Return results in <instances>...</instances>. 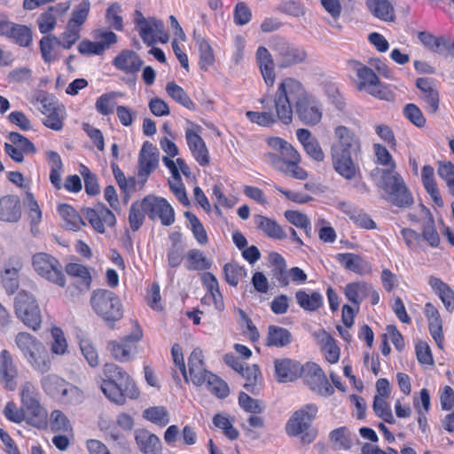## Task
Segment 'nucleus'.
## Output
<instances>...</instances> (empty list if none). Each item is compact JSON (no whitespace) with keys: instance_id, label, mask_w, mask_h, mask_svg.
Here are the masks:
<instances>
[{"instance_id":"24","label":"nucleus","mask_w":454,"mask_h":454,"mask_svg":"<svg viewBox=\"0 0 454 454\" xmlns=\"http://www.w3.org/2000/svg\"><path fill=\"white\" fill-rule=\"evenodd\" d=\"M295 112L300 121L309 126L319 123L323 116L319 103L310 93L295 107Z\"/></svg>"},{"instance_id":"6","label":"nucleus","mask_w":454,"mask_h":454,"mask_svg":"<svg viewBox=\"0 0 454 454\" xmlns=\"http://www.w3.org/2000/svg\"><path fill=\"white\" fill-rule=\"evenodd\" d=\"M90 303L95 313L111 328L123 316L122 304L119 296L106 289H98L92 294Z\"/></svg>"},{"instance_id":"11","label":"nucleus","mask_w":454,"mask_h":454,"mask_svg":"<svg viewBox=\"0 0 454 454\" xmlns=\"http://www.w3.org/2000/svg\"><path fill=\"white\" fill-rule=\"evenodd\" d=\"M38 109L45 116L43 125L52 130L59 131L63 128L66 108L63 104L52 95L40 92L36 98Z\"/></svg>"},{"instance_id":"53","label":"nucleus","mask_w":454,"mask_h":454,"mask_svg":"<svg viewBox=\"0 0 454 454\" xmlns=\"http://www.w3.org/2000/svg\"><path fill=\"white\" fill-rule=\"evenodd\" d=\"M186 269L188 270L207 272L212 267V261L200 249H191L186 254Z\"/></svg>"},{"instance_id":"49","label":"nucleus","mask_w":454,"mask_h":454,"mask_svg":"<svg viewBox=\"0 0 454 454\" xmlns=\"http://www.w3.org/2000/svg\"><path fill=\"white\" fill-rule=\"evenodd\" d=\"M254 222L256 227L267 237L278 240L286 238L285 231L274 219L262 215H255Z\"/></svg>"},{"instance_id":"46","label":"nucleus","mask_w":454,"mask_h":454,"mask_svg":"<svg viewBox=\"0 0 454 454\" xmlns=\"http://www.w3.org/2000/svg\"><path fill=\"white\" fill-rule=\"evenodd\" d=\"M295 299L300 308L309 312L317 311L324 304L323 295L318 291L300 289L295 293Z\"/></svg>"},{"instance_id":"63","label":"nucleus","mask_w":454,"mask_h":454,"mask_svg":"<svg viewBox=\"0 0 454 454\" xmlns=\"http://www.w3.org/2000/svg\"><path fill=\"white\" fill-rule=\"evenodd\" d=\"M90 11V2L89 0H82L73 10L68 24L82 30V26L88 19Z\"/></svg>"},{"instance_id":"32","label":"nucleus","mask_w":454,"mask_h":454,"mask_svg":"<svg viewBox=\"0 0 454 454\" xmlns=\"http://www.w3.org/2000/svg\"><path fill=\"white\" fill-rule=\"evenodd\" d=\"M275 376L279 382H292L301 377L303 366L289 358L276 359Z\"/></svg>"},{"instance_id":"29","label":"nucleus","mask_w":454,"mask_h":454,"mask_svg":"<svg viewBox=\"0 0 454 454\" xmlns=\"http://www.w3.org/2000/svg\"><path fill=\"white\" fill-rule=\"evenodd\" d=\"M201 283L206 289V294L202 299L204 302H212L218 311L224 309L223 294L220 292L219 283L215 276L209 272H203L200 276Z\"/></svg>"},{"instance_id":"8","label":"nucleus","mask_w":454,"mask_h":454,"mask_svg":"<svg viewBox=\"0 0 454 454\" xmlns=\"http://www.w3.org/2000/svg\"><path fill=\"white\" fill-rule=\"evenodd\" d=\"M134 15L135 28L147 46H152L157 42L166 43L168 41L169 35L165 31L162 20L153 17L145 18L138 10L135 11Z\"/></svg>"},{"instance_id":"22","label":"nucleus","mask_w":454,"mask_h":454,"mask_svg":"<svg viewBox=\"0 0 454 454\" xmlns=\"http://www.w3.org/2000/svg\"><path fill=\"white\" fill-rule=\"evenodd\" d=\"M317 407L315 404H307L296 411L287 420L286 432L289 436H297L304 433L316 417Z\"/></svg>"},{"instance_id":"55","label":"nucleus","mask_w":454,"mask_h":454,"mask_svg":"<svg viewBox=\"0 0 454 454\" xmlns=\"http://www.w3.org/2000/svg\"><path fill=\"white\" fill-rule=\"evenodd\" d=\"M146 211L142 200L134 201L129 211V228L133 232L137 231L145 223Z\"/></svg>"},{"instance_id":"9","label":"nucleus","mask_w":454,"mask_h":454,"mask_svg":"<svg viewBox=\"0 0 454 454\" xmlns=\"http://www.w3.org/2000/svg\"><path fill=\"white\" fill-rule=\"evenodd\" d=\"M34 270L43 278L59 286L65 287L67 278L60 262L47 253H36L32 257Z\"/></svg>"},{"instance_id":"30","label":"nucleus","mask_w":454,"mask_h":454,"mask_svg":"<svg viewBox=\"0 0 454 454\" xmlns=\"http://www.w3.org/2000/svg\"><path fill=\"white\" fill-rule=\"evenodd\" d=\"M22 400V421L41 427L46 424L47 411L39 403L38 399H21Z\"/></svg>"},{"instance_id":"1","label":"nucleus","mask_w":454,"mask_h":454,"mask_svg":"<svg viewBox=\"0 0 454 454\" xmlns=\"http://www.w3.org/2000/svg\"><path fill=\"white\" fill-rule=\"evenodd\" d=\"M335 143L332 145L331 155L333 169L347 180L360 176V168L353 156L361 153V141L349 128L339 125L334 129Z\"/></svg>"},{"instance_id":"61","label":"nucleus","mask_w":454,"mask_h":454,"mask_svg":"<svg viewBox=\"0 0 454 454\" xmlns=\"http://www.w3.org/2000/svg\"><path fill=\"white\" fill-rule=\"evenodd\" d=\"M59 39L53 35H44L39 42V49L42 59L45 63H51L57 59L55 51L56 44H59Z\"/></svg>"},{"instance_id":"5","label":"nucleus","mask_w":454,"mask_h":454,"mask_svg":"<svg viewBox=\"0 0 454 454\" xmlns=\"http://www.w3.org/2000/svg\"><path fill=\"white\" fill-rule=\"evenodd\" d=\"M15 343L30 366L42 373L47 372L51 366V356L44 344L35 336L19 333Z\"/></svg>"},{"instance_id":"19","label":"nucleus","mask_w":454,"mask_h":454,"mask_svg":"<svg viewBox=\"0 0 454 454\" xmlns=\"http://www.w3.org/2000/svg\"><path fill=\"white\" fill-rule=\"evenodd\" d=\"M41 384L45 394L51 397H78L82 394L79 387L54 374L44 376Z\"/></svg>"},{"instance_id":"39","label":"nucleus","mask_w":454,"mask_h":454,"mask_svg":"<svg viewBox=\"0 0 454 454\" xmlns=\"http://www.w3.org/2000/svg\"><path fill=\"white\" fill-rule=\"evenodd\" d=\"M298 141L301 144L305 153L314 160L321 162L325 160V153L316 137L307 129L296 130Z\"/></svg>"},{"instance_id":"50","label":"nucleus","mask_w":454,"mask_h":454,"mask_svg":"<svg viewBox=\"0 0 454 454\" xmlns=\"http://www.w3.org/2000/svg\"><path fill=\"white\" fill-rule=\"evenodd\" d=\"M365 5L369 12L383 21L395 20V10L388 0H366Z\"/></svg>"},{"instance_id":"10","label":"nucleus","mask_w":454,"mask_h":454,"mask_svg":"<svg viewBox=\"0 0 454 454\" xmlns=\"http://www.w3.org/2000/svg\"><path fill=\"white\" fill-rule=\"evenodd\" d=\"M15 314L26 326L37 331L41 327L42 315L38 303L28 292H19L14 300Z\"/></svg>"},{"instance_id":"45","label":"nucleus","mask_w":454,"mask_h":454,"mask_svg":"<svg viewBox=\"0 0 454 454\" xmlns=\"http://www.w3.org/2000/svg\"><path fill=\"white\" fill-rule=\"evenodd\" d=\"M421 181L427 192L438 207H443V200L434 178V169L430 165H425L421 170Z\"/></svg>"},{"instance_id":"21","label":"nucleus","mask_w":454,"mask_h":454,"mask_svg":"<svg viewBox=\"0 0 454 454\" xmlns=\"http://www.w3.org/2000/svg\"><path fill=\"white\" fill-rule=\"evenodd\" d=\"M200 129L199 125L186 129L185 139L192 156L200 166L206 167L210 163V154L205 141L200 135Z\"/></svg>"},{"instance_id":"33","label":"nucleus","mask_w":454,"mask_h":454,"mask_svg":"<svg viewBox=\"0 0 454 454\" xmlns=\"http://www.w3.org/2000/svg\"><path fill=\"white\" fill-rule=\"evenodd\" d=\"M188 380L195 386H202L204 379L211 372L207 371L205 367L204 356L200 348H194L188 357Z\"/></svg>"},{"instance_id":"60","label":"nucleus","mask_w":454,"mask_h":454,"mask_svg":"<svg viewBox=\"0 0 454 454\" xmlns=\"http://www.w3.org/2000/svg\"><path fill=\"white\" fill-rule=\"evenodd\" d=\"M321 349L326 361L330 364H336L339 361L340 349L333 336L325 331H324L321 340Z\"/></svg>"},{"instance_id":"51","label":"nucleus","mask_w":454,"mask_h":454,"mask_svg":"<svg viewBox=\"0 0 454 454\" xmlns=\"http://www.w3.org/2000/svg\"><path fill=\"white\" fill-rule=\"evenodd\" d=\"M241 372L245 378V389L252 395H259L262 388V375L259 366L256 364L247 366Z\"/></svg>"},{"instance_id":"25","label":"nucleus","mask_w":454,"mask_h":454,"mask_svg":"<svg viewBox=\"0 0 454 454\" xmlns=\"http://www.w3.org/2000/svg\"><path fill=\"white\" fill-rule=\"evenodd\" d=\"M427 318L428 331L439 348H443V321L439 309L432 302H427L423 310Z\"/></svg>"},{"instance_id":"4","label":"nucleus","mask_w":454,"mask_h":454,"mask_svg":"<svg viewBox=\"0 0 454 454\" xmlns=\"http://www.w3.org/2000/svg\"><path fill=\"white\" fill-rule=\"evenodd\" d=\"M103 379L100 389L106 397H137L139 390L129 374L114 364H106L103 367Z\"/></svg>"},{"instance_id":"36","label":"nucleus","mask_w":454,"mask_h":454,"mask_svg":"<svg viewBox=\"0 0 454 454\" xmlns=\"http://www.w3.org/2000/svg\"><path fill=\"white\" fill-rule=\"evenodd\" d=\"M255 59L265 84L268 87H272L276 79L272 55L266 47L259 46L256 50Z\"/></svg>"},{"instance_id":"3","label":"nucleus","mask_w":454,"mask_h":454,"mask_svg":"<svg viewBox=\"0 0 454 454\" xmlns=\"http://www.w3.org/2000/svg\"><path fill=\"white\" fill-rule=\"evenodd\" d=\"M309 94L303 84L293 77L284 78L274 94L275 112L282 123L288 125L293 121L294 108Z\"/></svg>"},{"instance_id":"18","label":"nucleus","mask_w":454,"mask_h":454,"mask_svg":"<svg viewBox=\"0 0 454 454\" xmlns=\"http://www.w3.org/2000/svg\"><path fill=\"white\" fill-rule=\"evenodd\" d=\"M10 143H4V153L16 163L24 161L25 154L34 155L36 148L33 142L19 132H10L7 136Z\"/></svg>"},{"instance_id":"16","label":"nucleus","mask_w":454,"mask_h":454,"mask_svg":"<svg viewBox=\"0 0 454 454\" xmlns=\"http://www.w3.org/2000/svg\"><path fill=\"white\" fill-rule=\"evenodd\" d=\"M301 376H303L304 382L313 392L321 395H332L334 393L333 386L317 364L306 363Z\"/></svg>"},{"instance_id":"64","label":"nucleus","mask_w":454,"mask_h":454,"mask_svg":"<svg viewBox=\"0 0 454 454\" xmlns=\"http://www.w3.org/2000/svg\"><path fill=\"white\" fill-rule=\"evenodd\" d=\"M223 273L226 282L232 286H237L247 276L246 269L236 262L226 263L223 266Z\"/></svg>"},{"instance_id":"40","label":"nucleus","mask_w":454,"mask_h":454,"mask_svg":"<svg viewBox=\"0 0 454 454\" xmlns=\"http://www.w3.org/2000/svg\"><path fill=\"white\" fill-rule=\"evenodd\" d=\"M65 271L71 278H76L74 285L79 293L87 292L90 289L92 277L87 266L76 262H68L65 266Z\"/></svg>"},{"instance_id":"42","label":"nucleus","mask_w":454,"mask_h":454,"mask_svg":"<svg viewBox=\"0 0 454 454\" xmlns=\"http://www.w3.org/2000/svg\"><path fill=\"white\" fill-rule=\"evenodd\" d=\"M269 262L270 263V274L279 286L286 287L289 286V274L286 268V259L278 252L269 254Z\"/></svg>"},{"instance_id":"23","label":"nucleus","mask_w":454,"mask_h":454,"mask_svg":"<svg viewBox=\"0 0 454 454\" xmlns=\"http://www.w3.org/2000/svg\"><path fill=\"white\" fill-rule=\"evenodd\" d=\"M19 370L12 355L7 349L0 352V385L7 391H14L18 386Z\"/></svg>"},{"instance_id":"2","label":"nucleus","mask_w":454,"mask_h":454,"mask_svg":"<svg viewBox=\"0 0 454 454\" xmlns=\"http://www.w3.org/2000/svg\"><path fill=\"white\" fill-rule=\"evenodd\" d=\"M267 145L273 152L265 153L262 160L286 176L304 181L309 177L307 170L301 167L300 153L286 140L278 137H270Z\"/></svg>"},{"instance_id":"31","label":"nucleus","mask_w":454,"mask_h":454,"mask_svg":"<svg viewBox=\"0 0 454 454\" xmlns=\"http://www.w3.org/2000/svg\"><path fill=\"white\" fill-rule=\"evenodd\" d=\"M22 215L21 201L18 195H0V221L17 223Z\"/></svg>"},{"instance_id":"28","label":"nucleus","mask_w":454,"mask_h":454,"mask_svg":"<svg viewBox=\"0 0 454 454\" xmlns=\"http://www.w3.org/2000/svg\"><path fill=\"white\" fill-rule=\"evenodd\" d=\"M112 63L117 70L131 75L137 74L144 65L141 57L133 50L121 51Z\"/></svg>"},{"instance_id":"38","label":"nucleus","mask_w":454,"mask_h":454,"mask_svg":"<svg viewBox=\"0 0 454 454\" xmlns=\"http://www.w3.org/2000/svg\"><path fill=\"white\" fill-rule=\"evenodd\" d=\"M69 8L68 3H59L50 6L37 19L38 29L41 34L51 33L57 25V15L65 13Z\"/></svg>"},{"instance_id":"26","label":"nucleus","mask_w":454,"mask_h":454,"mask_svg":"<svg viewBox=\"0 0 454 454\" xmlns=\"http://www.w3.org/2000/svg\"><path fill=\"white\" fill-rule=\"evenodd\" d=\"M158 154L153 152V145L146 141L143 144L138 158V177L141 178L142 188L147 181L148 176L158 167Z\"/></svg>"},{"instance_id":"15","label":"nucleus","mask_w":454,"mask_h":454,"mask_svg":"<svg viewBox=\"0 0 454 454\" xmlns=\"http://www.w3.org/2000/svg\"><path fill=\"white\" fill-rule=\"evenodd\" d=\"M142 201L150 220H160L165 226L174 223L175 211L166 199L149 194L144 197Z\"/></svg>"},{"instance_id":"17","label":"nucleus","mask_w":454,"mask_h":454,"mask_svg":"<svg viewBox=\"0 0 454 454\" xmlns=\"http://www.w3.org/2000/svg\"><path fill=\"white\" fill-rule=\"evenodd\" d=\"M82 212L93 230L100 234H104L107 228H113L116 224L114 214L102 203L93 207H84Z\"/></svg>"},{"instance_id":"59","label":"nucleus","mask_w":454,"mask_h":454,"mask_svg":"<svg viewBox=\"0 0 454 454\" xmlns=\"http://www.w3.org/2000/svg\"><path fill=\"white\" fill-rule=\"evenodd\" d=\"M186 220L189 222V228L192 231L194 239L200 245H207L208 243V236L201 221L195 214L190 211L184 213Z\"/></svg>"},{"instance_id":"20","label":"nucleus","mask_w":454,"mask_h":454,"mask_svg":"<svg viewBox=\"0 0 454 454\" xmlns=\"http://www.w3.org/2000/svg\"><path fill=\"white\" fill-rule=\"evenodd\" d=\"M415 85L419 91V96L427 113L435 114L440 106V96L435 81L428 77H419Z\"/></svg>"},{"instance_id":"44","label":"nucleus","mask_w":454,"mask_h":454,"mask_svg":"<svg viewBox=\"0 0 454 454\" xmlns=\"http://www.w3.org/2000/svg\"><path fill=\"white\" fill-rule=\"evenodd\" d=\"M418 38L427 49L438 54L451 51L454 47V42L442 36H435L427 31L419 32Z\"/></svg>"},{"instance_id":"58","label":"nucleus","mask_w":454,"mask_h":454,"mask_svg":"<svg viewBox=\"0 0 454 454\" xmlns=\"http://www.w3.org/2000/svg\"><path fill=\"white\" fill-rule=\"evenodd\" d=\"M122 94L118 91L104 93L99 96L95 103V108L98 114L103 116L110 115L114 113L115 99L121 97Z\"/></svg>"},{"instance_id":"52","label":"nucleus","mask_w":454,"mask_h":454,"mask_svg":"<svg viewBox=\"0 0 454 454\" xmlns=\"http://www.w3.org/2000/svg\"><path fill=\"white\" fill-rule=\"evenodd\" d=\"M9 32L7 39L16 45L27 48L32 44L33 31L28 26L15 23Z\"/></svg>"},{"instance_id":"12","label":"nucleus","mask_w":454,"mask_h":454,"mask_svg":"<svg viewBox=\"0 0 454 454\" xmlns=\"http://www.w3.org/2000/svg\"><path fill=\"white\" fill-rule=\"evenodd\" d=\"M46 160L50 167L49 179L56 190H61L64 187L67 192L73 193L79 192L82 190V180L78 175L68 176L64 184H62L63 162L59 153L55 151L47 152Z\"/></svg>"},{"instance_id":"62","label":"nucleus","mask_w":454,"mask_h":454,"mask_svg":"<svg viewBox=\"0 0 454 454\" xmlns=\"http://www.w3.org/2000/svg\"><path fill=\"white\" fill-rule=\"evenodd\" d=\"M143 418L160 427H165L169 422V416L164 406H153L143 411Z\"/></svg>"},{"instance_id":"57","label":"nucleus","mask_w":454,"mask_h":454,"mask_svg":"<svg viewBox=\"0 0 454 454\" xmlns=\"http://www.w3.org/2000/svg\"><path fill=\"white\" fill-rule=\"evenodd\" d=\"M207 390L215 397H227L230 394L228 384L217 375L210 372L204 379Z\"/></svg>"},{"instance_id":"43","label":"nucleus","mask_w":454,"mask_h":454,"mask_svg":"<svg viewBox=\"0 0 454 454\" xmlns=\"http://www.w3.org/2000/svg\"><path fill=\"white\" fill-rule=\"evenodd\" d=\"M370 291V283L365 281H354L346 284L343 294L346 299L359 310L362 302L367 299Z\"/></svg>"},{"instance_id":"54","label":"nucleus","mask_w":454,"mask_h":454,"mask_svg":"<svg viewBox=\"0 0 454 454\" xmlns=\"http://www.w3.org/2000/svg\"><path fill=\"white\" fill-rule=\"evenodd\" d=\"M167 94L176 103L188 110H195L196 105L186 93V91L175 82H168L166 85Z\"/></svg>"},{"instance_id":"13","label":"nucleus","mask_w":454,"mask_h":454,"mask_svg":"<svg viewBox=\"0 0 454 454\" xmlns=\"http://www.w3.org/2000/svg\"><path fill=\"white\" fill-rule=\"evenodd\" d=\"M143 338V330L137 321L134 322V327L127 336L120 340H111L108 342V349L113 357L119 362H129L137 352V343Z\"/></svg>"},{"instance_id":"48","label":"nucleus","mask_w":454,"mask_h":454,"mask_svg":"<svg viewBox=\"0 0 454 454\" xmlns=\"http://www.w3.org/2000/svg\"><path fill=\"white\" fill-rule=\"evenodd\" d=\"M57 211L66 229L77 231L85 225L82 217L72 206L60 204L58 206Z\"/></svg>"},{"instance_id":"14","label":"nucleus","mask_w":454,"mask_h":454,"mask_svg":"<svg viewBox=\"0 0 454 454\" xmlns=\"http://www.w3.org/2000/svg\"><path fill=\"white\" fill-rule=\"evenodd\" d=\"M270 47L276 54L280 68L301 64L307 58V52L302 47L290 43L283 38H274Z\"/></svg>"},{"instance_id":"56","label":"nucleus","mask_w":454,"mask_h":454,"mask_svg":"<svg viewBox=\"0 0 454 454\" xmlns=\"http://www.w3.org/2000/svg\"><path fill=\"white\" fill-rule=\"evenodd\" d=\"M290 342L291 333L288 330L277 325L269 326L266 346L284 347L288 345Z\"/></svg>"},{"instance_id":"37","label":"nucleus","mask_w":454,"mask_h":454,"mask_svg":"<svg viewBox=\"0 0 454 454\" xmlns=\"http://www.w3.org/2000/svg\"><path fill=\"white\" fill-rule=\"evenodd\" d=\"M135 441L143 454H162L160 439L145 428L135 431Z\"/></svg>"},{"instance_id":"7","label":"nucleus","mask_w":454,"mask_h":454,"mask_svg":"<svg viewBox=\"0 0 454 454\" xmlns=\"http://www.w3.org/2000/svg\"><path fill=\"white\" fill-rule=\"evenodd\" d=\"M380 188L384 191V199L398 207H409L413 204V197L399 173L382 170Z\"/></svg>"},{"instance_id":"34","label":"nucleus","mask_w":454,"mask_h":454,"mask_svg":"<svg viewBox=\"0 0 454 454\" xmlns=\"http://www.w3.org/2000/svg\"><path fill=\"white\" fill-rule=\"evenodd\" d=\"M337 262L347 270L356 275H365L372 272V265L360 254L354 253H339L335 255Z\"/></svg>"},{"instance_id":"47","label":"nucleus","mask_w":454,"mask_h":454,"mask_svg":"<svg viewBox=\"0 0 454 454\" xmlns=\"http://www.w3.org/2000/svg\"><path fill=\"white\" fill-rule=\"evenodd\" d=\"M429 285L434 289L439 299L442 301L445 309L451 313L454 311V291L441 278L431 277Z\"/></svg>"},{"instance_id":"35","label":"nucleus","mask_w":454,"mask_h":454,"mask_svg":"<svg viewBox=\"0 0 454 454\" xmlns=\"http://www.w3.org/2000/svg\"><path fill=\"white\" fill-rule=\"evenodd\" d=\"M255 59L265 84L268 87H272L276 79L272 55L266 47L259 46L256 50Z\"/></svg>"},{"instance_id":"27","label":"nucleus","mask_w":454,"mask_h":454,"mask_svg":"<svg viewBox=\"0 0 454 454\" xmlns=\"http://www.w3.org/2000/svg\"><path fill=\"white\" fill-rule=\"evenodd\" d=\"M348 67L356 73L358 90L368 92L372 87L380 85V79L378 74L360 61L350 59L348 61Z\"/></svg>"},{"instance_id":"41","label":"nucleus","mask_w":454,"mask_h":454,"mask_svg":"<svg viewBox=\"0 0 454 454\" xmlns=\"http://www.w3.org/2000/svg\"><path fill=\"white\" fill-rule=\"evenodd\" d=\"M193 39L199 52L198 65L200 69L207 72L215 62L214 50L209 41L204 36L194 35Z\"/></svg>"}]
</instances>
